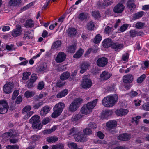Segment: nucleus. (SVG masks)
Segmentation results:
<instances>
[{
  "label": "nucleus",
  "mask_w": 149,
  "mask_h": 149,
  "mask_svg": "<svg viewBox=\"0 0 149 149\" xmlns=\"http://www.w3.org/2000/svg\"><path fill=\"white\" fill-rule=\"evenodd\" d=\"M68 135L69 136H74L75 140L77 142H84L87 141L85 135L81 134V131L77 128L73 127L69 131Z\"/></svg>",
  "instance_id": "1"
},
{
  "label": "nucleus",
  "mask_w": 149,
  "mask_h": 149,
  "mask_svg": "<svg viewBox=\"0 0 149 149\" xmlns=\"http://www.w3.org/2000/svg\"><path fill=\"white\" fill-rule=\"evenodd\" d=\"M118 97L117 95H111L104 97L102 101V103L106 107H111L118 102Z\"/></svg>",
  "instance_id": "2"
},
{
  "label": "nucleus",
  "mask_w": 149,
  "mask_h": 149,
  "mask_svg": "<svg viewBox=\"0 0 149 149\" xmlns=\"http://www.w3.org/2000/svg\"><path fill=\"white\" fill-rule=\"evenodd\" d=\"M83 100L78 98L73 101L69 107V110L71 111H75L79 108V105L82 103Z\"/></svg>",
  "instance_id": "3"
},
{
  "label": "nucleus",
  "mask_w": 149,
  "mask_h": 149,
  "mask_svg": "<svg viewBox=\"0 0 149 149\" xmlns=\"http://www.w3.org/2000/svg\"><path fill=\"white\" fill-rule=\"evenodd\" d=\"M98 99H96L92 102L88 103L86 105H84L81 108V112H86L87 109L90 111L93 109L98 102Z\"/></svg>",
  "instance_id": "4"
},
{
  "label": "nucleus",
  "mask_w": 149,
  "mask_h": 149,
  "mask_svg": "<svg viewBox=\"0 0 149 149\" xmlns=\"http://www.w3.org/2000/svg\"><path fill=\"white\" fill-rule=\"evenodd\" d=\"M86 76L83 77V81L81 84V86L82 88L85 89L88 88L92 86V83L90 79H84Z\"/></svg>",
  "instance_id": "5"
},
{
  "label": "nucleus",
  "mask_w": 149,
  "mask_h": 149,
  "mask_svg": "<svg viewBox=\"0 0 149 149\" xmlns=\"http://www.w3.org/2000/svg\"><path fill=\"white\" fill-rule=\"evenodd\" d=\"M108 63V59L105 57L99 58L97 60L96 63L97 65L100 67H104Z\"/></svg>",
  "instance_id": "6"
},
{
  "label": "nucleus",
  "mask_w": 149,
  "mask_h": 149,
  "mask_svg": "<svg viewBox=\"0 0 149 149\" xmlns=\"http://www.w3.org/2000/svg\"><path fill=\"white\" fill-rule=\"evenodd\" d=\"M124 47V46L123 44L119 43L118 42H113L111 45V48L117 52H119Z\"/></svg>",
  "instance_id": "7"
},
{
  "label": "nucleus",
  "mask_w": 149,
  "mask_h": 149,
  "mask_svg": "<svg viewBox=\"0 0 149 149\" xmlns=\"http://www.w3.org/2000/svg\"><path fill=\"white\" fill-rule=\"evenodd\" d=\"M9 106L6 101L4 100L0 101V112H7Z\"/></svg>",
  "instance_id": "8"
},
{
  "label": "nucleus",
  "mask_w": 149,
  "mask_h": 149,
  "mask_svg": "<svg viewBox=\"0 0 149 149\" xmlns=\"http://www.w3.org/2000/svg\"><path fill=\"white\" fill-rule=\"evenodd\" d=\"M22 32L20 26H16V28L12 30L11 33L12 36L14 37H16L20 36Z\"/></svg>",
  "instance_id": "9"
},
{
  "label": "nucleus",
  "mask_w": 149,
  "mask_h": 149,
  "mask_svg": "<svg viewBox=\"0 0 149 149\" xmlns=\"http://www.w3.org/2000/svg\"><path fill=\"white\" fill-rule=\"evenodd\" d=\"M13 84L12 83H6L4 86L3 91L6 94L10 93L12 91V88Z\"/></svg>",
  "instance_id": "10"
},
{
  "label": "nucleus",
  "mask_w": 149,
  "mask_h": 149,
  "mask_svg": "<svg viewBox=\"0 0 149 149\" xmlns=\"http://www.w3.org/2000/svg\"><path fill=\"white\" fill-rule=\"evenodd\" d=\"M40 117L38 115L32 117L30 120V121L32 123V127L33 129L37 128V124H38L40 122Z\"/></svg>",
  "instance_id": "11"
},
{
  "label": "nucleus",
  "mask_w": 149,
  "mask_h": 149,
  "mask_svg": "<svg viewBox=\"0 0 149 149\" xmlns=\"http://www.w3.org/2000/svg\"><path fill=\"white\" fill-rule=\"evenodd\" d=\"M65 53L63 52H60L58 54L56 58V61L58 63H61L64 61L66 58Z\"/></svg>",
  "instance_id": "12"
},
{
  "label": "nucleus",
  "mask_w": 149,
  "mask_h": 149,
  "mask_svg": "<svg viewBox=\"0 0 149 149\" xmlns=\"http://www.w3.org/2000/svg\"><path fill=\"white\" fill-rule=\"evenodd\" d=\"M112 75L111 73L105 71L102 72L100 75V77L102 80L105 81L110 78Z\"/></svg>",
  "instance_id": "13"
},
{
  "label": "nucleus",
  "mask_w": 149,
  "mask_h": 149,
  "mask_svg": "<svg viewBox=\"0 0 149 149\" xmlns=\"http://www.w3.org/2000/svg\"><path fill=\"white\" fill-rule=\"evenodd\" d=\"M90 112H79L77 114H74L72 118L73 121H77L82 117L84 115H87Z\"/></svg>",
  "instance_id": "14"
},
{
  "label": "nucleus",
  "mask_w": 149,
  "mask_h": 149,
  "mask_svg": "<svg viewBox=\"0 0 149 149\" xmlns=\"http://www.w3.org/2000/svg\"><path fill=\"white\" fill-rule=\"evenodd\" d=\"M65 106V104L63 103L57 104L53 108L54 112H62Z\"/></svg>",
  "instance_id": "15"
},
{
  "label": "nucleus",
  "mask_w": 149,
  "mask_h": 149,
  "mask_svg": "<svg viewBox=\"0 0 149 149\" xmlns=\"http://www.w3.org/2000/svg\"><path fill=\"white\" fill-rule=\"evenodd\" d=\"M125 6L121 3L118 4L114 8V12L118 13L122 12L124 10Z\"/></svg>",
  "instance_id": "16"
},
{
  "label": "nucleus",
  "mask_w": 149,
  "mask_h": 149,
  "mask_svg": "<svg viewBox=\"0 0 149 149\" xmlns=\"http://www.w3.org/2000/svg\"><path fill=\"white\" fill-rule=\"evenodd\" d=\"M117 123L116 121L114 120H110L106 123V126L108 128L113 129L116 127Z\"/></svg>",
  "instance_id": "17"
},
{
  "label": "nucleus",
  "mask_w": 149,
  "mask_h": 149,
  "mask_svg": "<svg viewBox=\"0 0 149 149\" xmlns=\"http://www.w3.org/2000/svg\"><path fill=\"white\" fill-rule=\"evenodd\" d=\"M123 79L125 83H131L133 80V77L130 74H128L123 77Z\"/></svg>",
  "instance_id": "18"
},
{
  "label": "nucleus",
  "mask_w": 149,
  "mask_h": 149,
  "mask_svg": "<svg viewBox=\"0 0 149 149\" xmlns=\"http://www.w3.org/2000/svg\"><path fill=\"white\" fill-rule=\"evenodd\" d=\"M112 40L109 38L105 39L102 42V45L103 47L105 48H108L109 47H111V45L112 44Z\"/></svg>",
  "instance_id": "19"
},
{
  "label": "nucleus",
  "mask_w": 149,
  "mask_h": 149,
  "mask_svg": "<svg viewBox=\"0 0 149 149\" xmlns=\"http://www.w3.org/2000/svg\"><path fill=\"white\" fill-rule=\"evenodd\" d=\"M118 139L121 141H127L130 140V136L129 134L124 133L120 134L118 137Z\"/></svg>",
  "instance_id": "20"
},
{
  "label": "nucleus",
  "mask_w": 149,
  "mask_h": 149,
  "mask_svg": "<svg viewBox=\"0 0 149 149\" xmlns=\"http://www.w3.org/2000/svg\"><path fill=\"white\" fill-rule=\"evenodd\" d=\"M89 66L88 63L87 62L83 63L81 65L80 72L82 74L84 73L88 69Z\"/></svg>",
  "instance_id": "21"
},
{
  "label": "nucleus",
  "mask_w": 149,
  "mask_h": 149,
  "mask_svg": "<svg viewBox=\"0 0 149 149\" xmlns=\"http://www.w3.org/2000/svg\"><path fill=\"white\" fill-rule=\"evenodd\" d=\"M68 93V90L65 89L59 92L56 95V97L60 98L66 96Z\"/></svg>",
  "instance_id": "22"
},
{
  "label": "nucleus",
  "mask_w": 149,
  "mask_h": 149,
  "mask_svg": "<svg viewBox=\"0 0 149 149\" xmlns=\"http://www.w3.org/2000/svg\"><path fill=\"white\" fill-rule=\"evenodd\" d=\"M34 23L32 20L28 19L26 21L24 26L27 28H32L34 26Z\"/></svg>",
  "instance_id": "23"
},
{
  "label": "nucleus",
  "mask_w": 149,
  "mask_h": 149,
  "mask_svg": "<svg viewBox=\"0 0 149 149\" xmlns=\"http://www.w3.org/2000/svg\"><path fill=\"white\" fill-rule=\"evenodd\" d=\"M77 32L75 28H69L68 30V36L71 37H73L75 35Z\"/></svg>",
  "instance_id": "24"
},
{
  "label": "nucleus",
  "mask_w": 149,
  "mask_h": 149,
  "mask_svg": "<svg viewBox=\"0 0 149 149\" xmlns=\"http://www.w3.org/2000/svg\"><path fill=\"white\" fill-rule=\"evenodd\" d=\"M127 7L132 10L135 8L136 5L134 3V0H128L127 3Z\"/></svg>",
  "instance_id": "25"
},
{
  "label": "nucleus",
  "mask_w": 149,
  "mask_h": 149,
  "mask_svg": "<svg viewBox=\"0 0 149 149\" xmlns=\"http://www.w3.org/2000/svg\"><path fill=\"white\" fill-rule=\"evenodd\" d=\"M21 2V0H10L8 2V5L10 6H16Z\"/></svg>",
  "instance_id": "26"
},
{
  "label": "nucleus",
  "mask_w": 149,
  "mask_h": 149,
  "mask_svg": "<svg viewBox=\"0 0 149 149\" xmlns=\"http://www.w3.org/2000/svg\"><path fill=\"white\" fill-rule=\"evenodd\" d=\"M67 146L70 148L74 149H83L82 148L77 147V145L75 143L72 142H68L67 143Z\"/></svg>",
  "instance_id": "27"
},
{
  "label": "nucleus",
  "mask_w": 149,
  "mask_h": 149,
  "mask_svg": "<svg viewBox=\"0 0 149 149\" xmlns=\"http://www.w3.org/2000/svg\"><path fill=\"white\" fill-rule=\"evenodd\" d=\"M47 67V64L44 63L42 65H40L37 68L38 71L39 72H42L45 70Z\"/></svg>",
  "instance_id": "28"
},
{
  "label": "nucleus",
  "mask_w": 149,
  "mask_h": 149,
  "mask_svg": "<svg viewBox=\"0 0 149 149\" xmlns=\"http://www.w3.org/2000/svg\"><path fill=\"white\" fill-rule=\"evenodd\" d=\"M84 50L81 48H80L74 55L73 57L76 58H78L80 57L83 54Z\"/></svg>",
  "instance_id": "29"
},
{
  "label": "nucleus",
  "mask_w": 149,
  "mask_h": 149,
  "mask_svg": "<svg viewBox=\"0 0 149 149\" xmlns=\"http://www.w3.org/2000/svg\"><path fill=\"white\" fill-rule=\"evenodd\" d=\"M61 43L60 40H57L54 42L52 45V48L53 49L59 48L61 46Z\"/></svg>",
  "instance_id": "30"
},
{
  "label": "nucleus",
  "mask_w": 149,
  "mask_h": 149,
  "mask_svg": "<svg viewBox=\"0 0 149 149\" xmlns=\"http://www.w3.org/2000/svg\"><path fill=\"white\" fill-rule=\"evenodd\" d=\"M70 76V74L68 72H64L60 76L61 80H64L68 79Z\"/></svg>",
  "instance_id": "31"
},
{
  "label": "nucleus",
  "mask_w": 149,
  "mask_h": 149,
  "mask_svg": "<svg viewBox=\"0 0 149 149\" xmlns=\"http://www.w3.org/2000/svg\"><path fill=\"white\" fill-rule=\"evenodd\" d=\"M112 112H102L100 117L102 119L109 118L112 115Z\"/></svg>",
  "instance_id": "32"
},
{
  "label": "nucleus",
  "mask_w": 149,
  "mask_h": 149,
  "mask_svg": "<svg viewBox=\"0 0 149 149\" xmlns=\"http://www.w3.org/2000/svg\"><path fill=\"white\" fill-rule=\"evenodd\" d=\"M144 13L143 11H140L135 14L133 17V19L135 20L141 17L143 15Z\"/></svg>",
  "instance_id": "33"
},
{
  "label": "nucleus",
  "mask_w": 149,
  "mask_h": 149,
  "mask_svg": "<svg viewBox=\"0 0 149 149\" xmlns=\"http://www.w3.org/2000/svg\"><path fill=\"white\" fill-rule=\"evenodd\" d=\"M58 140V138L55 136H51L48 137L47 141L50 143H52L57 141Z\"/></svg>",
  "instance_id": "34"
},
{
  "label": "nucleus",
  "mask_w": 149,
  "mask_h": 149,
  "mask_svg": "<svg viewBox=\"0 0 149 149\" xmlns=\"http://www.w3.org/2000/svg\"><path fill=\"white\" fill-rule=\"evenodd\" d=\"M88 16L87 13H82L79 14L78 18L80 20L83 21L87 19Z\"/></svg>",
  "instance_id": "35"
},
{
  "label": "nucleus",
  "mask_w": 149,
  "mask_h": 149,
  "mask_svg": "<svg viewBox=\"0 0 149 149\" xmlns=\"http://www.w3.org/2000/svg\"><path fill=\"white\" fill-rule=\"evenodd\" d=\"M102 39L101 35L98 34L96 35L94 39L93 42L94 43L97 44L100 42Z\"/></svg>",
  "instance_id": "36"
},
{
  "label": "nucleus",
  "mask_w": 149,
  "mask_h": 149,
  "mask_svg": "<svg viewBox=\"0 0 149 149\" xmlns=\"http://www.w3.org/2000/svg\"><path fill=\"white\" fill-rule=\"evenodd\" d=\"M95 26L94 23L92 21H91L88 23L87 28L88 30L92 31L94 29Z\"/></svg>",
  "instance_id": "37"
},
{
  "label": "nucleus",
  "mask_w": 149,
  "mask_h": 149,
  "mask_svg": "<svg viewBox=\"0 0 149 149\" xmlns=\"http://www.w3.org/2000/svg\"><path fill=\"white\" fill-rule=\"evenodd\" d=\"M34 95V93L30 91H27L25 92L24 94L25 96L27 98H29L33 96Z\"/></svg>",
  "instance_id": "38"
},
{
  "label": "nucleus",
  "mask_w": 149,
  "mask_h": 149,
  "mask_svg": "<svg viewBox=\"0 0 149 149\" xmlns=\"http://www.w3.org/2000/svg\"><path fill=\"white\" fill-rule=\"evenodd\" d=\"M84 133V135H85L86 138L87 139L86 136V135H90L92 133L91 130L89 128H86L84 129L83 130Z\"/></svg>",
  "instance_id": "39"
},
{
  "label": "nucleus",
  "mask_w": 149,
  "mask_h": 149,
  "mask_svg": "<svg viewBox=\"0 0 149 149\" xmlns=\"http://www.w3.org/2000/svg\"><path fill=\"white\" fill-rule=\"evenodd\" d=\"M9 132L10 135V137H15L19 135V134L17 132L13 130H10Z\"/></svg>",
  "instance_id": "40"
},
{
  "label": "nucleus",
  "mask_w": 149,
  "mask_h": 149,
  "mask_svg": "<svg viewBox=\"0 0 149 149\" xmlns=\"http://www.w3.org/2000/svg\"><path fill=\"white\" fill-rule=\"evenodd\" d=\"M146 77V75L143 74L139 77L137 79V82L139 83H140L143 82Z\"/></svg>",
  "instance_id": "41"
},
{
  "label": "nucleus",
  "mask_w": 149,
  "mask_h": 149,
  "mask_svg": "<svg viewBox=\"0 0 149 149\" xmlns=\"http://www.w3.org/2000/svg\"><path fill=\"white\" fill-rule=\"evenodd\" d=\"M129 24H123L120 28L119 31L121 32H124L127 30L129 26Z\"/></svg>",
  "instance_id": "42"
},
{
  "label": "nucleus",
  "mask_w": 149,
  "mask_h": 149,
  "mask_svg": "<svg viewBox=\"0 0 149 149\" xmlns=\"http://www.w3.org/2000/svg\"><path fill=\"white\" fill-rule=\"evenodd\" d=\"M31 73L29 72H25L23 74V77L22 79L23 80H26L31 75Z\"/></svg>",
  "instance_id": "43"
},
{
  "label": "nucleus",
  "mask_w": 149,
  "mask_h": 149,
  "mask_svg": "<svg viewBox=\"0 0 149 149\" xmlns=\"http://www.w3.org/2000/svg\"><path fill=\"white\" fill-rule=\"evenodd\" d=\"M76 50V48L74 46L69 47L67 49L68 52L70 53H74Z\"/></svg>",
  "instance_id": "44"
},
{
  "label": "nucleus",
  "mask_w": 149,
  "mask_h": 149,
  "mask_svg": "<svg viewBox=\"0 0 149 149\" xmlns=\"http://www.w3.org/2000/svg\"><path fill=\"white\" fill-rule=\"evenodd\" d=\"M38 77L36 74H32L31 78L30 79V81L33 83H34L38 79Z\"/></svg>",
  "instance_id": "45"
},
{
  "label": "nucleus",
  "mask_w": 149,
  "mask_h": 149,
  "mask_svg": "<svg viewBox=\"0 0 149 149\" xmlns=\"http://www.w3.org/2000/svg\"><path fill=\"white\" fill-rule=\"evenodd\" d=\"M144 24L142 22H139L135 24V27L138 29H141L144 26Z\"/></svg>",
  "instance_id": "46"
},
{
  "label": "nucleus",
  "mask_w": 149,
  "mask_h": 149,
  "mask_svg": "<svg viewBox=\"0 0 149 149\" xmlns=\"http://www.w3.org/2000/svg\"><path fill=\"white\" fill-rule=\"evenodd\" d=\"M51 109V107L49 106H45L42 108L40 112H49Z\"/></svg>",
  "instance_id": "47"
},
{
  "label": "nucleus",
  "mask_w": 149,
  "mask_h": 149,
  "mask_svg": "<svg viewBox=\"0 0 149 149\" xmlns=\"http://www.w3.org/2000/svg\"><path fill=\"white\" fill-rule=\"evenodd\" d=\"M92 14L93 16L95 18H98L100 17V14L98 11H93L92 12Z\"/></svg>",
  "instance_id": "48"
},
{
  "label": "nucleus",
  "mask_w": 149,
  "mask_h": 149,
  "mask_svg": "<svg viewBox=\"0 0 149 149\" xmlns=\"http://www.w3.org/2000/svg\"><path fill=\"white\" fill-rule=\"evenodd\" d=\"M142 109L146 111H149V102L143 104L142 106Z\"/></svg>",
  "instance_id": "49"
},
{
  "label": "nucleus",
  "mask_w": 149,
  "mask_h": 149,
  "mask_svg": "<svg viewBox=\"0 0 149 149\" xmlns=\"http://www.w3.org/2000/svg\"><path fill=\"white\" fill-rule=\"evenodd\" d=\"M129 57V54L127 53H126L123 55L122 59L124 61H127Z\"/></svg>",
  "instance_id": "50"
},
{
  "label": "nucleus",
  "mask_w": 149,
  "mask_h": 149,
  "mask_svg": "<svg viewBox=\"0 0 149 149\" xmlns=\"http://www.w3.org/2000/svg\"><path fill=\"white\" fill-rule=\"evenodd\" d=\"M54 149H64V145L63 144H58L54 145Z\"/></svg>",
  "instance_id": "51"
},
{
  "label": "nucleus",
  "mask_w": 149,
  "mask_h": 149,
  "mask_svg": "<svg viewBox=\"0 0 149 149\" xmlns=\"http://www.w3.org/2000/svg\"><path fill=\"white\" fill-rule=\"evenodd\" d=\"M138 93L136 91H132L129 93L128 95L131 97H134L137 95Z\"/></svg>",
  "instance_id": "52"
},
{
  "label": "nucleus",
  "mask_w": 149,
  "mask_h": 149,
  "mask_svg": "<svg viewBox=\"0 0 149 149\" xmlns=\"http://www.w3.org/2000/svg\"><path fill=\"white\" fill-rule=\"evenodd\" d=\"M44 84L43 81L40 82L38 83L37 89L40 90H42L44 88Z\"/></svg>",
  "instance_id": "53"
},
{
  "label": "nucleus",
  "mask_w": 149,
  "mask_h": 149,
  "mask_svg": "<svg viewBox=\"0 0 149 149\" xmlns=\"http://www.w3.org/2000/svg\"><path fill=\"white\" fill-rule=\"evenodd\" d=\"M130 36L133 37H135L137 34V32L134 30H130Z\"/></svg>",
  "instance_id": "54"
},
{
  "label": "nucleus",
  "mask_w": 149,
  "mask_h": 149,
  "mask_svg": "<svg viewBox=\"0 0 149 149\" xmlns=\"http://www.w3.org/2000/svg\"><path fill=\"white\" fill-rule=\"evenodd\" d=\"M19 94V91L18 90L15 91L13 94L12 99L13 100L15 99L18 96Z\"/></svg>",
  "instance_id": "55"
},
{
  "label": "nucleus",
  "mask_w": 149,
  "mask_h": 149,
  "mask_svg": "<svg viewBox=\"0 0 149 149\" xmlns=\"http://www.w3.org/2000/svg\"><path fill=\"white\" fill-rule=\"evenodd\" d=\"M50 120L48 117H46L44 118L42 121V124L43 125H45L48 123Z\"/></svg>",
  "instance_id": "56"
},
{
  "label": "nucleus",
  "mask_w": 149,
  "mask_h": 149,
  "mask_svg": "<svg viewBox=\"0 0 149 149\" xmlns=\"http://www.w3.org/2000/svg\"><path fill=\"white\" fill-rule=\"evenodd\" d=\"M31 109V107L29 105L26 106L23 109V112H28L30 111Z\"/></svg>",
  "instance_id": "57"
},
{
  "label": "nucleus",
  "mask_w": 149,
  "mask_h": 149,
  "mask_svg": "<svg viewBox=\"0 0 149 149\" xmlns=\"http://www.w3.org/2000/svg\"><path fill=\"white\" fill-rule=\"evenodd\" d=\"M47 94L48 93H47L41 92L39 95L38 97L40 99H42L43 98L46 97Z\"/></svg>",
  "instance_id": "58"
},
{
  "label": "nucleus",
  "mask_w": 149,
  "mask_h": 149,
  "mask_svg": "<svg viewBox=\"0 0 149 149\" xmlns=\"http://www.w3.org/2000/svg\"><path fill=\"white\" fill-rule=\"evenodd\" d=\"M34 3L33 2H31L29 4L27 5H26L23 8V9L24 10H25L29 8L32 6H33L34 5Z\"/></svg>",
  "instance_id": "59"
},
{
  "label": "nucleus",
  "mask_w": 149,
  "mask_h": 149,
  "mask_svg": "<svg viewBox=\"0 0 149 149\" xmlns=\"http://www.w3.org/2000/svg\"><path fill=\"white\" fill-rule=\"evenodd\" d=\"M97 136L101 139H103L104 136V134L101 131L97 132Z\"/></svg>",
  "instance_id": "60"
},
{
  "label": "nucleus",
  "mask_w": 149,
  "mask_h": 149,
  "mask_svg": "<svg viewBox=\"0 0 149 149\" xmlns=\"http://www.w3.org/2000/svg\"><path fill=\"white\" fill-rule=\"evenodd\" d=\"M88 127L93 129L96 128L97 127L96 125L94 123L92 122L89 123L88 124Z\"/></svg>",
  "instance_id": "61"
},
{
  "label": "nucleus",
  "mask_w": 149,
  "mask_h": 149,
  "mask_svg": "<svg viewBox=\"0 0 149 149\" xmlns=\"http://www.w3.org/2000/svg\"><path fill=\"white\" fill-rule=\"evenodd\" d=\"M65 83L63 81H58V82L56 84V86L57 87H61L63 86L64 84Z\"/></svg>",
  "instance_id": "62"
},
{
  "label": "nucleus",
  "mask_w": 149,
  "mask_h": 149,
  "mask_svg": "<svg viewBox=\"0 0 149 149\" xmlns=\"http://www.w3.org/2000/svg\"><path fill=\"white\" fill-rule=\"evenodd\" d=\"M22 97L19 96L17 98L15 101V103L17 104H19L22 102Z\"/></svg>",
  "instance_id": "63"
},
{
  "label": "nucleus",
  "mask_w": 149,
  "mask_h": 149,
  "mask_svg": "<svg viewBox=\"0 0 149 149\" xmlns=\"http://www.w3.org/2000/svg\"><path fill=\"white\" fill-rule=\"evenodd\" d=\"M141 100H136L134 101V103L136 106H138L140 105Z\"/></svg>",
  "instance_id": "64"
}]
</instances>
